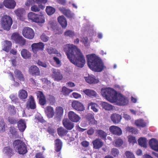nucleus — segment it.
Here are the masks:
<instances>
[{
    "mask_svg": "<svg viewBox=\"0 0 158 158\" xmlns=\"http://www.w3.org/2000/svg\"><path fill=\"white\" fill-rule=\"evenodd\" d=\"M64 51L70 62L76 66L82 68L85 63V58L80 50L73 44L65 46Z\"/></svg>",
    "mask_w": 158,
    "mask_h": 158,
    "instance_id": "nucleus-1",
    "label": "nucleus"
},
{
    "mask_svg": "<svg viewBox=\"0 0 158 158\" xmlns=\"http://www.w3.org/2000/svg\"><path fill=\"white\" fill-rule=\"evenodd\" d=\"M87 64L89 68L95 72H101L106 68L101 59L94 54L87 56Z\"/></svg>",
    "mask_w": 158,
    "mask_h": 158,
    "instance_id": "nucleus-2",
    "label": "nucleus"
},
{
    "mask_svg": "<svg viewBox=\"0 0 158 158\" xmlns=\"http://www.w3.org/2000/svg\"><path fill=\"white\" fill-rule=\"evenodd\" d=\"M102 96L111 102H116L117 99V92L110 88H102L101 91Z\"/></svg>",
    "mask_w": 158,
    "mask_h": 158,
    "instance_id": "nucleus-3",
    "label": "nucleus"
},
{
    "mask_svg": "<svg viewBox=\"0 0 158 158\" xmlns=\"http://www.w3.org/2000/svg\"><path fill=\"white\" fill-rule=\"evenodd\" d=\"M13 145L19 154L23 155L27 152L26 146L24 143L21 140H16L14 141Z\"/></svg>",
    "mask_w": 158,
    "mask_h": 158,
    "instance_id": "nucleus-4",
    "label": "nucleus"
},
{
    "mask_svg": "<svg viewBox=\"0 0 158 158\" xmlns=\"http://www.w3.org/2000/svg\"><path fill=\"white\" fill-rule=\"evenodd\" d=\"M12 24V20L9 16L4 15L1 19V24L2 27L4 30L9 31Z\"/></svg>",
    "mask_w": 158,
    "mask_h": 158,
    "instance_id": "nucleus-5",
    "label": "nucleus"
},
{
    "mask_svg": "<svg viewBox=\"0 0 158 158\" xmlns=\"http://www.w3.org/2000/svg\"><path fill=\"white\" fill-rule=\"evenodd\" d=\"M11 39L16 44L23 47L26 43V40L17 32L13 33L11 37Z\"/></svg>",
    "mask_w": 158,
    "mask_h": 158,
    "instance_id": "nucleus-6",
    "label": "nucleus"
},
{
    "mask_svg": "<svg viewBox=\"0 0 158 158\" xmlns=\"http://www.w3.org/2000/svg\"><path fill=\"white\" fill-rule=\"evenodd\" d=\"M28 19L31 21L37 23H43L45 22V18L42 15L31 12L28 14Z\"/></svg>",
    "mask_w": 158,
    "mask_h": 158,
    "instance_id": "nucleus-7",
    "label": "nucleus"
},
{
    "mask_svg": "<svg viewBox=\"0 0 158 158\" xmlns=\"http://www.w3.org/2000/svg\"><path fill=\"white\" fill-rule=\"evenodd\" d=\"M22 34L26 38L29 40L32 39L35 36L34 31L31 28L25 27L22 30Z\"/></svg>",
    "mask_w": 158,
    "mask_h": 158,
    "instance_id": "nucleus-8",
    "label": "nucleus"
},
{
    "mask_svg": "<svg viewBox=\"0 0 158 158\" xmlns=\"http://www.w3.org/2000/svg\"><path fill=\"white\" fill-rule=\"evenodd\" d=\"M51 71V76L55 81H59L62 80L63 76L59 70L52 68Z\"/></svg>",
    "mask_w": 158,
    "mask_h": 158,
    "instance_id": "nucleus-9",
    "label": "nucleus"
},
{
    "mask_svg": "<svg viewBox=\"0 0 158 158\" xmlns=\"http://www.w3.org/2000/svg\"><path fill=\"white\" fill-rule=\"evenodd\" d=\"M26 108L28 109L34 110L36 108V104L35 99L33 96L30 95L29 96L26 104Z\"/></svg>",
    "mask_w": 158,
    "mask_h": 158,
    "instance_id": "nucleus-10",
    "label": "nucleus"
},
{
    "mask_svg": "<svg viewBox=\"0 0 158 158\" xmlns=\"http://www.w3.org/2000/svg\"><path fill=\"white\" fill-rule=\"evenodd\" d=\"M44 45L42 42L33 43L31 45L32 50L34 53H36L40 51H43Z\"/></svg>",
    "mask_w": 158,
    "mask_h": 158,
    "instance_id": "nucleus-11",
    "label": "nucleus"
},
{
    "mask_svg": "<svg viewBox=\"0 0 158 158\" xmlns=\"http://www.w3.org/2000/svg\"><path fill=\"white\" fill-rule=\"evenodd\" d=\"M37 98L39 99V103L42 106H44L46 103L45 96L41 91H38L36 92Z\"/></svg>",
    "mask_w": 158,
    "mask_h": 158,
    "instance_id": "nucleus-12",
    "label": "nucleus"
},
{
    "mask_svg": "<svg viewBox=\"0 0 158 158\" xmlns=\"http://www.w3.org/2000/svg\"><path fill=\"white\" fill-rule=\"evenodd\" d=\"M72 106L74 109L79 111H82L85 109L83 104L77 101H73L72 103Z\"/></svg>",
    "mask_w": 158,
    "mask_h": 158,
    "instance_id": "nucleus-13",
    "label": "nucleus"
},
{
    "mask_svg": "<svg viewBox=\"0 0 158 158\" xmlns=\"http://www.w3.org/2000/svg\"><path fill=\"white\" fill-rule=\"evenodd\" d=\"M109 130L110 132L114 135L120 136L122 134V131L119 127L113 125L109 128Z\"/></svg>",
    "mask_w": 158,
    "mask_h": 158,
    "instance_id": "nucleus-14",
    "label": "nucleus"
},
{
    "mask_svg": "<svg viewBox=\"0 0 158 158\" xmlns=\"http://www.w3.org/2000/svg\"><path fill=\"white\" fill-rule=\"evenodd\" d=\"M14 12L20 20H23L24 19V15L25 14V10L23 8H19L15 10Z\"/></svg>",
    "mask_w": 158,
    "mask_h": 158,
    "instance_id": "nucleus-15",
    "label": "nucleus"
},
{
    "mask_svg": "<svg viewBox=\"0 0 158 158\" xmlns=\"http://www.w3.org/2000/svg\"><path fill=\"white\" fill-rule=\"evenodd\" d=\"M64 127L68 130H70L74 127V124L67 118H64L62 121Z\"/></svg>",
    "mask_w": 158,
    "mask_h": 158,
    "instance_id": "nucleus-16",
    "label": "nucleus"
},
{
    "mask_svg": "<svg viewBox=\"0 0 158 158\" xmlns=\"http://www.w3.org/2000/svg\"><path fill=\"white\" fill-rule=\"evenodd\" d=\"M3 4L6 8L11 9H14L16 5V3L14 0H4Z\"/></svg>",
    "mask_w": 158,
    "mask_h": 158,
    "instance_id": "nucleus-17",
    "label": "nucleus"
},
{
    "mask_svg": "<svg viewBox=\"0 0 158 158\" xmlns=\"http://www.w3.org/2000/svg\"><path fill=\"white\" fill-rule=\"evenodd\" d=\"M29 73L33 76L40 75V71L39 68L35 65L31 66L29 69Z\"/></svg>",
    "mask_w": 158,
    "mask_h": 158,
    "instance_id": "nucleus-18",
    "label": "nucleus"
},
{
    "mask_svg": "<svg viewBox=\"0 0 158 158\" xmlns=\"http://www.w3.org/2000/svg\"><path fill=\"white\" fill-rule=\"evenodd\" d=\"M68 117L70 121L75 123L78 122L81 118L79 116L73 111L69 112Z\"/></svg>",
    "mask_w": 158,
    "mask_h": 158,
    "instance_id": "nucleus-19",
    "label": "nucleus"
},
{
    "mask_svg": "<svg viewBox=\"0 0 158 158\" xmlns=\"http://www.w3.org/2000/svg\"><path fill=\"white\" fill-rule=\"evenodd\" d=\"M122 118L121 115L116 113L113 114L110 116L111 120L115 124L119 123Z\"/></svg>",
    "mask_w": 158,
    "mask_h": 158,
    "instance_id": "nucleus-20",
    "label": "nucleus"
},
{
    "mask_svg": "<svg viewBox=\"0 0 158 158\" xmlns=\"http://www.w3.org/2000/svg\"><path fill=\"white\" fill-rule=\"evenodd\" d=\"M92 144L94 149H98L103 146L104 143L101 139L97 138L93 141Z\"/></svg>",
    "mask_w": 158,
    "mask_h": 158,
    "instance_id": "nucleus-21",
    "label": "nucleus"
},
{
    "mask_svg": "<svg viewBox=\"0 0 158 158\" xmlns=\"http://www.w3.org/2000/svg\"><path fill=\"white\" fill-rule=\"evenodd\" d=\"M86 81L89 84H95L98 83L99 81L96 78L94 75H89L88 77H85Z\"/></svg>",
    "mask_w": 158,
    "mask_h": 158,
    "instance_id": "nucleus-22",
    "label": "nucleus"
},
{
    "mask_svg": "<svg viewBox=\"0 0 158 158\" xmlns=\"http://www.w3.org/2000/svg\"><path fill=\"white\" fill-rule=\"evenodd\" d=\"M149 143L152 149L158 152V141L157 140L152 138L150 140Z\"/></svg>",
    "mask_w": 158,
    "mask_h": 158,
    "instance_id": "nucleus-23",
    "label": "nucleus"
},
{
    "mask_svg": "<svg viewBox=\"0 0 158 158\" xmlns=\"http://www.w3.org/2000/svg\"><path fill=\"white\" fill-rule=\"evenodd\" d=\"M45 112L49 118H51L53 117L54 115V112L53 108L51 106H48L45 108Z\"/></svg>",
    "mask_w": 158,
    "mask_h": 158,
    "instance_id": "nucleus-24",
    "label": "nucleus"
},
{
    "mask_svg": "<svg viewBox=\"0 0 158 158\" xmlns=\"http://www.w3.org/2000/svg\"><path fill=\"white\" fill-rule=\"evenodd\" d=\"M95 134L96 136L101 138L103 139H106L107 134L103 131L97 129L95 130Z\"/></svg>",
    "mask_w": 158,
    "mask_h": 158,
    "instance_id": "nucleus-25",
    "label": "nucleus"
},
{
    "mask_svg": "<svg viewBox=\"0 0 158 158\" xmlns=\"http://www.w3.org/2000/svg\"><path fill=\"white\" fill-rule=\"evenodd\" d=\"M3 152L10 157L12 156L14 154V151L10 147L7 146L4 147L3 149Z\"/></svg>",
    "mask_w": 158,
    "mask_h": 158,
    "instance_id": "nucleus-26",
    "label": "nucleus"
},
{
    "mask_svg": "<svg viewBox=\"0 0 158 158\" xmlns=\"http://www.w3.org/2000/svg\"><path fill=\"white\" fill-rule=\"evenodd\" d=\"M18 127L21 132H23L26 127V125L24 120L21 119L17 122Z\"/></svg>",
    "mask_w": 158,
    "mask_h": 158,
    "instance_id": "nucleus-27",
    "label": "nucleus"
},
{
    "mask_svg": "<svg viewBox=\"0 0 158 158\" xmlns=\"http://www.w3.org/2000/svg\"><path fill=\"white\" fill-rule=\"evenodd\" d=\"M117 99L116 102H119L122 105L125 106L128 104V99L122 95H120L118 96H117Z\"/></svg>",
    "mask_w": 158,
    "mask_h": 158,
    "instance_id": "nucleus-28",
    "label": "nucleus"
},
{
    "mask_svg": "<svg viewBox=\"0 0 158 158\" xmlns=\"http://www.w3.org/2000/svg\"><path fill=\"white\" fill-rule=\"evenodd\" d=\"M58 21L63 28H66L67 25V23L66 19L64 16H60L58 18Z\"/></svg>",
    "mask_w": 158,
    "mask_h": 158,
    "instance_id": "nucleus-29",
    "label": "nucleus"
},
{
    "mask_svg": "<svg viewBox=\"0 0 158 158\" xmlns=\"http://www.w3.org/2000/svg\"><path fill=\"white\" fill-rule=\"evenodd\" d=\"M15 77L20 81H24L25 78L22 72L19 70L16 69L14 71Z\"/></svg>",
    "mask_w": 158,
    "mask_h": 158,
    "instance_id": "nucleus-30",
    "label": "nucleus"
},
{
    "mask_svg": "<svg viewBox=\"0 0 158 158\" xmlns=\"http://www.w3.org/2000/svg\"><path fill=\"white\" fill-rule=\"evenodd\" d=\"M59 10L66 17L69 18L73 17V15L69 10L66 9L64 7H62L60 8Z\"/></svg>",
    "mask_w": 158,
    "mask_h": 158,
    "instance_id": "nucleus-31",
    "label": "nucleus"
},
{
    "mask_svg": "<svg viewBox=\"0 0 158 158\" xmlns=\"http://www.w3.org/2000/svg\"><path fill=\"white\" fill-rule=\"evenodd\" d=\"M12 43L10 41L5 40L4 41V47L3 50L6 52H8L12 46Z\"/></svg>",
    "mask_w": 158,
    "mask_h": 158,
    "instance_id": "nucleus-32",
    "label": "nucleus"
},
{
    "mask_svg": "<svg viewBox=\"0 0 158 158\" xmlns=\"http://www.w3.org/2000/svg\"><path fill=\"white\" fill-rule=\"evenodd\" d=\"M22 56L24 59H29L31 57L30 52L27 49H23L21 51Z\"/></svg>",
    "mask_w": 158,
    "mask_h": 158,
    "instance_id": "nucleus-33",
    "label": "nucleus"
},
{
    "mask_svg": "<svg viewBox=\"0 0 158 158\" xmlns=\"http://www.w3.org/2000/svg\"><path fill=\"white\" fill-rule=\"evenodd\" d=\"M27 95V92L24 89H21L19 92L18 97L20 99L23 100L26 99Z\"/></svg>",
    "mask_w": 158,
    "mask_h": 158,
    "instance_id": "nucleus-34",
    "label": "nucleus"
},
{
    "mask_svg": "<svg viewBox=\"0 0 158 158\" xmlns=\"http://www.w3.org/2000/svg\"><path fill=\"white\" fill-rule=\"evenodd\" d=\"M86 119L90 122L89 124H97V121L94 119V115L89 113L86 116Z\"/></svg>",
    "mask_w": 158,
    "mask_h": 158,
    "instance_id": "nucleus-35",
    "label": "nucleus"
},
{
    "mask_svg": "<svg viewBox=\"0 0 158 158\" xmlns=\"http://www.w3.org/2000/svg\"><path fill=\"white\" fill-rule=\"evenodd\" d=\"M55 149L56 152H60L62 148V143L61 140L59 139H56L55 141Z\"/></svg>",
    "mask_w": 158,
    "mask_h": 158,
    "instance_id": "nucleus-36",
    "label": "nucleus"
},
{
    "mask_svg": "<svg viewBox=\"0 0 158 158\" xmlns=\"http://www.w3.org/2000/svg\"><path fill=\"white\" fill-rule=\"evenodd\" d=\"M64 110L62 107L59 106L56 108V117L60 119L63 115Z\"/></svg>",
    "mask_w": 158,
    "mask_h": 158,
    "instance_id": "nucleus-37",
    "label": "nucleus"
},
{
    "mask_svg": "<svg viewBox=\"0 0 158 158\" xmlns=\"http://www.w3.org/2000/svg\"><path fill=\"white\" fill-rule=\"evenodd\" d=\"M83 92L87 96L92 97L96 96L97 93L94 90L89 89H86L84 90Z\"/></svg>",
    "mask_w": 158,
    "mask_h": 158,
    "instance_id": "nucleus-38",
    "label": "nucleus"
},
{
    "mask_svg": "<svg viewBox=\"0 0 158 158\" xmlns=\"http://www.w3.org/2000/svg\"><path fill=\"white\" fill-rule=\"evenodd\" d=\"M138 143L139 145L141 147L146 148L147 145V140L145 138L141 137L138 140Z\"/></svg>",
    "mask_w": 158,
    "mask_h": 158,
    "instance_id": "nucleus-39",
    "label": "nucleus"
},
{
    "mask_svg": "<svg viewBox=\"0 0 158 158\" xmlns=\"http://www.w3.org/2000/svg\"><path fill=\"white\" fill-rule=\"evenodd\" d=\"M57 133L59 136H62L65 135L68 133V131L63 127L58 128L57 129Z\"/></svg>",
    "mask_w": 158,
    "mask_h": 158,
    "instance_id": "nucleus-40",
    "label": "nucleus"
},
{
    "mask_svg": "<svg viewBox=\"0 0 158 158\" xmlns=\"http://www.w3.org/2000/svg\"><path fill=\"white\" fill-rule=\"evenodd\" d=\"M73 91L72 89H69L65 86H63L62 88L61 93L65 96H67Z\"/></svg>",
    "mask_w": 158,
    "mask_h": 158,
    "instance_id": "nucleus-41",
    "label": "nucleus"
},
{
    "mask_svg": "<svg viewBox=\"0 0 158 158\" xmlns=\"http://www.w3.org/2000/svg\"><path fill=\"white\" fill-rule=\"evenodd\" d=\"M135 124L138 127H144L146 126V123L142 119H139L135 120Z\"/></svg>",
    "mask_w": 158,
    "mask_h": 158,
    "instance_id": "nucleus-42",
    "label": "nucleus"
},
{
    "mask_svg": "<svg viewBox=\"0 0 158 158\" xmlns=\"http://www.w3.org/2000/svg\"><path fill=\"white\" fill-rule=\"evenodd\" d=\"M101 105L103 108L106 110H109L113 109L112 105L105 102H102Z\"/></svg>",
    "mask_w": 158,
    "mask_h": 158,
    "instance_id": "nucleus-43",
    "label": "nucleus"
},
{
    "mask_svg": "<svg viewBox=\"0 0 158 158\" xmlns=\"http://www.w3.org/2000/svg\"><path fill=\"white\" fill-rule=\"evenodd\" d=\"M114 145L116 147H119L122 146L123 142V140L120 139L118 138L116 139L114 141Z\"/></svg>",
    "mask_w": 158,
    "mask_h": 158,
    "instance_id": "nucleus-44",
    "label": "nucleus"
},
{
    "mask_svg": "<svg viewBox=\"0 0 158 158\" xmlns=\"http://www.w3.org/2000/svg\"><path fill=\"white\" fill-rule=\"evenodd\" d=\"M46 11L48 15H51L55 12V10L51 6H48L46 8Z\"/></svg>",
    "mask_w": 158,
    "mask_h": 158,
    "instance_id": "nucleus-45",
    "label": "nucleus"
},
{
    "mask_svg": "<svg viewBox=\"0 0 158 158\" xmlns=\"http://www.w3.org/2000/svg\"><path fill=\"white\" fill-rule=\"evenodd\" d=\"M110 154L114 157H117L119 154V151L118 149L114 148L111 150Z\"/></svg>",
    "mask_w": 158,
    "mask_h": 158,
    "instance_id": "nucleus-46",
    "label": "nucleus"
},
{
    "mask_svg": "<svg viewBox=\"0 0 158 158\" xmlns=\"http://www.w3.org/2000/svg\"><path fill=\"white\" fill-rule=\"evenodd\" d=\"M126 131L129 132H131L133 134H136L137 133V130L132 127H127L126 128Z\"/></svg>",
    "mask_w": 158,
    "mask_h": 158,
    "instance_id": "nucleus-47",
    "label": "nucleus"
},
{
    "mask_svg": "<svg viewBox=\"0 0 158 158\" xmlns=\"http://www.w3.org/2000/svg\"><path fill=\"white\" fill-rule=\"evenodd\" d=\"M64 35L66 36H69V37L72 38L75 35V33L72 31L68 30L65 32Z\"/></svg>",
    "mask_w": 158,
    "mask_h": 158,
    "instance_id": "nucleus-48",
    "label": "nucleus"
},
{
    "mask_svg": "<svg viewBox=\"0 0 158 158\" xmlns=\"http://www.w3.org/2000/svg\"><path fill=\"white\" fill-rule=\"evenodd\" d=\"M8 112L11 114H15L16 113L15 107L11 105H9L8 107Z\"/></svg>",
    "mask_w": 158,
    "mask_h": 158,
    "instance_id": "nucleus-49",
    "label": "nucleus"
},
{
    "mask_svg": "<svg viewBox=\"0 0 158 158\" xmlns=\"http://www.w3.org/2000/svg\"><path fill=\"white\" fill-rule=\"evenodd\" d=\"M97 106L98 105L97 104L92 102H90L88 104V106H91V109L95 112H97L98 111V109L96 108Z\"/></svg>",
    "mask_w": 158,
    "mask_h": 158,
    "instance_id": "nucleus-50",
    "label": "nucleus"
},
{
    "mask_svg": "<svg viewBox=\"0 0 158 158\" xmlns=\"http://www.w3.org/2000/svg\"><path fill=\"white\" fill-rule=\"evenodd\" d=\"M9 131L12 135H16L17 131L16 129L14 127L11 126L9 128Z\"/></svg>",
    "mask_w": 158,
    "mask_h": 158,
    "instance_id": "nucleus-51",
    "label": "nucleus"
},
{
    "mask_svg": "<svg viewBox=\"0 0 158 158\" xmlns=\"http://www.w3.org/2000/svg\"><path fill=\"white\" fill-rule=\"evenodd\" d=\"M62 32L60 28L57 27H55L53 29V33L55 34H60L62 33Z\"/></svg>",
    "mask_w": 158,
    "mask_h": 158,
    "instance_id": "nucleus-52",
    "label": "nucleus"
},
{
    "mask_svg": "<svg viewBox=\"0 0 158 158\" xmlns=\"http://www.w3.org/2000/svg\"><path fill=\"white\" fill-rule=\"evenodd\" d=\"M127 158H135L133 154L131 152L127 151L125 153Z\"/></svg>",
    "mask_w": 158,
    "mask_h": 158,
    "instance_id": "nucleus-53",
    "label": "nucleus"
},
{
    "mask_svg": "<svg viewBox=\"0 0 158 158\" xmlns=\"http://www.w3.org/2000/svg\"><path fill=\"white\" fill-rule=\"evenodd\" d=\"M128 140L130 143H131L133 144L136 142L135 137L132 136H129Z\"/></svg>",
    "mask_w": 158,
    "mask_h": 158,
    "instance_id": "nucleus-54",
    "label": "nucleus"
},
{
    "mask_svg": "<svg viewBox=\"0 0 158 158\" xmlns=\"http://www.w3.org/2000/svg\"><path fill=\"white\" fill-rule=\"evenodd\" d=\"M31 10L34 12H37L40 11V7L38 6L34 5L32 6L31 8Z\"/></svg>",
    "mask_w": 158,
    "mask_h": 158,
    "instance_id": "nucleus-55",
    "label": "nucleus"
},
{
    "mask_svg": "<svg viewBox=\"0 0 158 158\" xmlns=\"http://www.w3.org/2000/svg\"><path fill=\"white\" fill-rule=\"evenodd\" d=\"M41 40L44 42H47L48 40L49 37L46 35L44 34H43L40 36Z\"/></svg>",
    "mask_w": 158,
    "mask_h": 158,
    "instance_id": "nucleus-56",
    "label": "nucleus"
},
{
    "mask_svg": "<svg viewBox=\"0 0 158 158\" xmlns=\"http://www.w3.org/2000/svg\"><path fill=\"white\" fill-rule=\"evenodd\" d=\"M48 100L51 103H54L55 102V99L54 97L51 95H48Z\"/></svg>",
    "mask_w": 158,
    "mask_h": 158,
    "instance_id": "nucleus-57",
    "label": "nucleus"
},
{
    "mask_svg": "<svg viewBox=\"0 0 158 158\" xmlns=\"http://www.w3.org/2000/svg\"><path fill=\"white\" fill-rule=\"evenodd\" d=\"M8 121L11 124H15L18 122L15 118L12 117H9L8 118Z\"/></svg>",
    "mask_w": 158,
    "mask_h": 158,
    "instance_id": "nucleus-58",
    "label": "nucleus"
},
{
    "mask_svg": "<svg viewBox=\"0 0 158 158\" xmlns=\"http://www.w3.org/2000/svg\"><path fill=\"white\" fill-rule=\"evenodd\" d=\"M0 129L3 131H5V123L3 120L0 121Z\"/></svg>",
    "mask_w": 158,
    "mask_h": 158,
    "instance_id": "nucleus-59",
    "label": "nucleus"
},
{
    "mask_svg": "<svg viewBox=\"0 0 158 158\" xmlns=\"http://www.w3.org/2000/svg\"><path fill=\"white\" fill-rule=\"evenodd\" d=\"M47 51L49 54H51L55 53V49L52 48L50 47L47 49Z\"/></svg>",
    "mask_w": 158,
    "mask_h": 158,
    "instance_id": "nucleus-60",
    "label": "nucleus"
},
{
    "mask_svg": "<svg viewBox=\"0 0 158 158\" xmlns=\"http://www.w3.org/2000/svg\"><path fill=\"white\" fill-rule=\"evenodd\" d=\"M37 64L39 66H41L44 68H46L47 67V65L45 63L43 62L40 60L38 61Z\"/></svg>",
    "mask_w": 158,
    "mask_h": 158,
    "instance_id": "nucleus-61",
    "label": "nucleus"
},
{
    "mask_svg": "<svg viewBox=\"0 0 158 158\" xmlns=\"http://www.w3.org/2000/svg\"><path fill=\"white\" fill-rule=\"evenodd\" d=\"M123 117L125 120H130L131 119V116L126 114H124Z\"/></svg>",
    "mask_w": 158,
    "mask_h": 158,
    "instance_id": "nucleus-62",
    "label": "nucleus"
},
{
    "mask_svg": "<svg viewBox=\"0 0 158 158\" xmlns=\"http://www.w3.org/2000/svg\"><path fill=\"white\" fill-rule=\"evenodd\" d=\"M72 95L73 97L75 98H78L81 97V95L80 94L76 92L73 93H72Z\"/></svg>",
    "mask_w": 158,
    "mask_h": 158,
    "instance_id": "nucleus-63",
    "label": "nucleus"
},
{
    "mask_svg": "<svg viewBox=\"0 0 158 158\" xmlns=\"http://www.w3.org/2000/svg\"><path fill=\"white\" fill-rule=\"evenodd\" d=\"M36 158H44L43 156V154L41 152H39L36 154Z\"/></svg>",
    "mask_w": 158,
    "mask_h": 158,
    "instance_id": "nucleus-64",
    "label": "nucleus"
}]
</instances>
